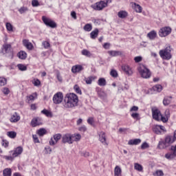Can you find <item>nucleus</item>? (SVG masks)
Masks as SVG:
<instances>
[{
    "instance_id": "bf43d9fd",
    "label": "nucleus",
    "mask_w": 176,
    "mask_h": 176,
    "mask_svg": "<svg viewBox=\"0 0 176 176\" xmlns=\"http://www.w3.org/2000/svg\"><path fill=\"white\" fill-rule=\"evenodd\" d=\"M147 148H149V144L146 142L142 143V144L141 145V149H146Z\"/></svg>"
},
{
    "instance_id": "1a4fd4ad",
    "label": "nucleus",
    "mask_w": 176,
    "mask_h": 176,
    "mask_svg": "<svg viewBox=\"0 0 176 176\" xmlns=\"http://www.w3.org/2000/svg\"><path fill=\"white\" fill-rule=\"evenodd\" d=\"M74 136H72V135H71L69 133H66V134L63 135L62 136L63 144H72V142H73L72 138Z\"/></svg>"
},
{
    "instance_id": "20e7f679",
    "label": "nucleus",
    "mask_w": 176,
    "mask_h": 176,
    "mask_svg": "<svg viewBox=\"0 0 176 176\" xmlns=\"http://www.w3.org/2000/svg\"><path fill=\"white\" fill-rule=\"evenodd\" d=\"M42 20L47 27H50V28H56V27H57V23H56V22H54V21L52 20L50 18L43 16Z\"/></svg>"
},
{
    "instance_id": "e433bc0d",
    "label": "nucleus",
    "mask_w": 176,
    "mask_h": 176,
    "mask_svg": "<svg viewBox=\"0 0 176 176\" xmlns=\"http://www.w3.org/2000/svg\"><path fill=\"white\" fill-rule=\"evenodd\" d=\"M134 168L135 170H137V171H140V172L144 170V168L142 166V165L138 163L134 164Z\"/></svg>"
},
{
    "instance_id": "774afa93",
    "label": "nucleus",
    "mask_w": 176,
    "mask_h": 176,
    "mask_svg": "<svg viewBox=\"0 0 176 176\" xmlns=\"http://www.w3.org/2000/svg\"><path fill=\"white\" fill-rule=\"evenodd\" d=\"M56 78H57L58 82H63V77H61V74H60V72H58L56 74Z\"/></svg>"
},
{
    "instance_id": "4468645a",
    "label": "nucleus",
    "mask_w": 176,
    "mask_h": 176,
    "mask_svg": "<svg viewBox=\"0 0 176 176\" xmlns=\"http://www.w3.org/2000/svg\"><path fill=\"white\" fill-rule=\"evenodd\" d=\"M42 124V120L39 118H33L31 121L32 127H36V126H41Z\"/></svg>"
},
{
    "instance_id": "393cba45",
    "label": "nucleus",
    "mask_w": 176,
    "mask_h": 176,
    "mask_svg": "<svg viewBox=\"0 0 176 176\" xmlns=\"http://www.w3.org/2000/svg\"><path fill=\"white\" fill-rule=\"evenodd\" d=\"M17 56H18L19 58H20L21 60H25V58H27V52H25L24 51H20L17 54Z\"/></svg>"
},
{
    "instance_id": "473e14b6",
    "label": "nucleus",
    "mask_w": 176,
    "mask_h": 176,
    "mask_svg": "<svg viewBox=\"0 0 176 176\" xmlns=\"http://www.w3.org/2000/svg\"><path fill=\"white\" fill-rule=\"evenodd\" d=\"M98 85L99 86H106L107 85V80L104 78H100L98 80Z\"/></svg>"
},
{
    "instance_id": "ea45409f",
    "label": "nucleus",
    "mask_w": 176,
    "mask_h": 176,
    "mask_svg": "<svg viewBox=\"0 0 176 176\" xmlns=\"http://www.w3.org/2000/svg\"><path fill=\"white\" fill-rule=\"evenodd\" d=\"M85 80L87 85H91V82L94 80V78L93 76H89L88 78H85Z\"/></svg>"
},
{
    "instance_id": "f704fd0d",
    "label": "nucleus",
    "mask_w": 176,
    "mask_h": 176,
    "mask_svg": "<svg viewBox=\"0 0 176 176\" xmlns=\"http://www.w3.org/2000/svg\"><path fill=\"white\" fill-rule=\"evenodd\" d=\"M118 16L120 19H126L127 17V12L126 11H120L118 13Z\"/></svg>"
},
{
    "instance_id": "8fccbe9b",
    "label": "nucleus",
    "mask_w": 176,
    "mask_h": 176,
    "mask_svg": "<svg viewBox=\"0 0 176 176\" xmlns=\"http://www.w3.org/2000/svg\"><path fill=\"white\" fill-rule=\"evenodd\" d=\"M160 120H162L163 123H167V122H168V118L165 116H163V115L161 114V116L160 117Z\"/></svg>"
},
{
    "instance_id": "a878e982",
    "label": "nucleus",
    "mask_w": 176,
    "mask_h": 176,
    "mask_svg": "<svg viewBox=\"0 0 176 176\" xmlns=\"http://www.w3.org/2000/svg\"><path fill=\"white\" fill-rule=\"evenodd\" d=\"M28 101H34V100H36L38 98V94L36 92H34L27 97Z\"/></svg>"
},
{
    "instance_id": "4c0bfd02",
    "label": "nucleus",
    "mask_w": 176,
    "mask_h": 176,
    "mask_svg": "<svg viewBox=\"0 0 176 176\" xmlns=\"http://www.w3.org/2000/svg\"><path fill=\"white\" fill-rule=\"evenodd\" d=\"M19 12L21 14H24V13L28 12V8L23 6L19 9Z\"/></svg>"
},
{
    "instance_id": "69168bd1",
    "label": "nucleus",
    "mask_w": 176,
    "mask_h": 176,
    "mask_svg": "<svg viewBox=\"0 0 176 176\" xmlns=\"http://www.w3.org/2000/svg\"><path fill=\"white\" fill-rule=\"evenodd\" d=\"M45 153L47 154L52 153V148H50V146H47L45 148Z\"/></svg>"
},
{
    "instance_id": "5fc2aeb1",
    "label": "nucleus",
    "mask_w": 176,
    "mask_h": 176,
    "mask_svg": "<svg viewBox=\"0 0 176 176\" xmlns=\"http://www.w3.org/2000/svg\"><path fill=\"white\" fill-rule=\"evenodd\" d=\"M32 6H33V8H36L37 6H39V1L38 0H32Z\"/></svg>"
},
{
    "instance_id": "f257e3e1",
    "label": "nucleus",
    "mask_w": 176,
    "mask_h": 176,
    "mask_svg": "<svg viewBox=\"0 0 176 176\" xmlns=\"http://www.w3.org/2000/svg\"><path fill=\"white\" fill-rule=\"evenodd\" d=\"M78 102H79L78 96L75 94H69L65 97L63 106L67 109L75 108V107H78Z\"/></svg>"
},
{
    "instance_id": "c85d7f7f",
    "label": "nucleus",
    "mask_w": 176,
    "mask_h": 176,
    "mask_svg": "<svg viewBox=\"0 0 176 176\" xmlns=\"http://www.w3.org/2000/svg\"><path fill=\"white\" fill-rule=\"evenodd\" d=\"M157 34L154 30L148 33L147 36L149 38V39L153 40L155 38H156Z\"/></svg>"
},
{
    "instance_id": "4d7b16f0",
    "label": "nucleus",
    "mask_w": 176,
    "mask_h": 176,
    "mask_svg": "<svg viewBox=\"0 0 176 176\" xmlns=\"http://www.w3.org/2000/svg\"><path fill=\"white\" fill-rule=\"evenodd\" d=\"M2 91H3V94H5L6 96H8V94H9V93H10V90H9V88H8V87L3 88Z\"/></svg>"
},
{
    "instance_id": "37998d69",
    "label": "nucleus",
    "mask_w": 176,
    "mask_h": 176,
    "mask_svg": "<svg viewBox=\"0 0 176 176\" xmlns=\"http://www.w3.org/2000/svg\"><path fill=\"white\" fill-rule=\"evenodd\" d=\"M37 134H38V135H40V137H43V135H45V134H46V129H40L38 131Z\"/></svg>"
},
{
    "instance_id": "052dcab7",
    "label": "nucleus",
    "mask_w": 176,
    "mask_h": 176,
    "mask_svg": "<svg viewBox=\"0 0 176 176\" xmlns=\"http://www.w3.org/2000/svg\"><path fill=\"white\" fill-rule=\"evenodd\" d=\"M79 131H82V133H85V131H87V128L86 127V126L82 125V126L78 128Z\"/></svg>"
},
{
    "instance_id": "6e6552de",
    "label": "nucleus",
    "mask_w": 176,
    "mask_h": 176,
    "mask_svg": "<svg viewBox=\"0 0 176 176\" xmlns=\"http://www.w3.org/2000/svg\"><path fill=\"white\" fill-rule=\"evenodd\" d=\"M153 131H154L155 134L160 135L162 133H166L167 130H166V127L162 125H155L153 127Z\"/></svg>"
},
{
    "instance_id": "864d4df0",
    "label": "nucleus",
    "mask_w": 176,
    "mask_h": 176,
    "mask_svg": "<svg viewBox=\"0 0 176 176\" xmlns=\"http://www.w3.org/2000/svg\"><path fill=\"white\" fill-rule=\"evenodd\" d=\"M74 89L76 93H77L78 94H82V91L80 90V88L79 87V86L76 85H74Z\"/></svg>"
},
{
    "instance_id": "c756f323",
    "label": "nucleus",
    "mask_w": 176,
    "mask_h": 176,
    "mask_svg": "<svg viewBox=\"0 0 176 176\" xmlns=\"http://www.w3.org/2000/svg\"><path fill=\"white\" fill-rule=\"evenodd\" d=\"M165 157L168 159V160H173V159L176 157V155L173 153H168L165 155Z\"/></svg>"
},
{
    "instance_id": "680f3d73",
    "label": "nucleus",
    "mask_w": 176,
    "mask_h": 176,
    "mask_svg": "<svg viewBox=\"0 0 176 176\" xmlns=\"http://www.w3.org/2000/svg\"><path fill=\"white\" fill-rule=\"evenodd\" d=\"M154 175H156V176H164V173H163V170H157Z\"/></svg>"
},
{
    "instance_id": "ddd939ff",
    "label": "nucleus",
    "mask_w": 176,
    "mask_h": 176,
    "mask_svg": "<svg viewBox=\"0 0 176 176\" xmlns=\"http://www.w3.org/2000/svg\"><path fill=\"white\" fill-rule=\"evenodd\" d=\"M83 69V66L81 65H76L72 67V72L73 74H79L80 72H82Z\"/></svg>"
},
{
    "instance_id": "e2e57ef3",
    "label": "nucleus",
    "mask_w": 176,
    "mask_h": 176,
    "mask_svg": "<svg viewBox=\"0 0 176 176\" xmlns=\"http://www.w3.org/2000/svg\"><path fill=\"white\" fill-rule=\"evenodd\" d=\"M87 123L89 124H91V126H93V124L94 123V118H89L87 119Z\"/></svg>"
},
{
    "instance_id": "338daca9",
    "label": "nucleus",
    "mask_w": 176,
    "mask_h": 176,
    "mask_svg": "<svg viewBox=\"0 0 176 176\" xmlns=\"http://www.w3.org/2000/svg\"><path fill=\"white\" fill-rule=\"evenodd\" d=\"M2 146H4V148H8L9 146V142H8L6 140H3Z\"/></svg>"
},
{
    "instance_id": "a211bd4d",
    "label": "nucleus",
    "mask_w": 176,
    "mask_h": 176,
    "mask_svg": "<svg viewBox=\"0 0 176 176\" xmlns=\"http://www.w3.org/2000/svg\"><path fill=\"white\" fill-rule=\"evenodd\" d=\"M21 153H23V147L19 146L14 151L12 156L13 157H17V156L21 155Z\"/></svg>"
},
{
    "instance_id": "0eeeda50",
    "label": "nucleus",
    "mask_w": 176,
    "mask_h": 176,
    "mask_svg": "<svg viewBox=\"0 0 176 176\" xmlns=\"http://www.w3.org/2000/svg\"><path fill=\"white\" fill-rule=\"evenodd\" d=\"M171 28L170 27H164L161 28L159 31V35L162 38L164 36H167L168 35H170L171 34Z\"/></svg>"
},
{
    "instance_id": "72a5a7b5",
    "label": "nucleus",
    "mask_w": 176,
    "mask_h": 176,
    "mask_svg": "<svg viewBox=\"0 0 176 176\" xmlns=\"http://www.w3.org/2000/svg\"><path fill=\"white\" fill-rule=\"evenodd\" d=\"M3 176H12V169L10 168H6L3 170Z\"/></svg>"
},
{
    "instance_id": "39448f33",
    "label": "nucleus",
    "mask_w": 176,
    "mask_h": 176,
    "mask_svg": "<svg viewBox=\"0 0 176 176\" xmlns=\"http://www.w3.org/2000/svg\"><path fill=\"white\" fill-rule=\"evenodd\" d=\"M52 100L54 104H61L64 100V95L62 92H58L54 95Z\"/></svg>"
},
{
    "instance_id": "a19ab883",
    "label": "nucleus",
    "mask_w": 176,
    "mask_h": 176,
    "mask_svg": "<svg viewBox=\"0 0 176 176\" xmlns=\"http://www.w3.org/2000/svg\"><path fill=\"white\" fill-rule=\"evenodd\" d=\"M7 135L10 137V138H16L17 133H16L14 131H9L7 133Z\"/></svg>"
},
{
    "instance_id": "f03ea898",
    "label": "nucleus",
    "mask_w": 176,
    "mask_h": 176,
    "mask_svg": "<svg viewBox=\"0 0 176 176\" xmlns=\"http://www.w3.org/2000/svg\"><path fill=\"white\" fill-rule=\"evenodd\" d=\"M159 54L163 60H171L173 57L171 55V46H168L165 49L161 50Z\"/></svg>"
},
{
    "instance_id": "c03bdc74",
    "label": "nucleus",
    "mask_w": 176,
    "mask_h": 176,
    "mask_svg": "<svg viewBox=\"0 0 176 176\" xmlns=\"http://www.w3.org/2000/svg\"><path fill=\"white\" fill-rule=\"evenodd\" d=\"M41 113H43V115H45V116H47V118L52 116V112L49 111L47 109L42 110Z\"/></svg>"
},
{
    "instance_id": "2eb2a0df",
    "label": "nucleus",
    "mask_w": 176,
    "mask_h": 176,
    "mask_svg": "<svg viewBox=\"0 0 176 176\" xmlns=\"http://www.w3.org/2000/svg\"><path fill=\"white\" fill-rule=\"evenodd\" d=\"M23 45L28 50H32V49H34V45H32V43L30 42L29 40L23 39Z\"/></svg>"
},
{
    "instance_id": "9b49d317",
    "label": "nucleus",
    "mask_w": 176,
    "mask_h": 176,
    "mask_svg": "<svg viewBox=\"0 0 176 176\" xmlns=\"http://www.w3.org/2000/svg\"><path fill=\"white\" fill-rule=\"evenodd\" d=\"M152 113H153V119L159 122L160 120V116H162V113H160V111L157 109H153Z\"/></svg>"
},
{
    "instance_id": "0e129e2a",
    "label": "nucleus",
    "mask_w": 176,
    "mask_h": 176,
    "mask_svg": "<svg viewBox=\"0 0 176 176\" xmlns=\"http://www.w3.org/2000/svg\"><path fill=\"white\" fill-rule=\"evenodd\" d=\"M135 62L136 63H141L142 61V56H136L134 58Z\"/></svg>"
},
{
    "instance_id": "7c9ffc66",
    "label": "nucleus",
    "mask_w": 176,
    "mask_h": 176,
    "mask_svg": "<svg viewBox=\"0 0 176 176\" xmlns=\"http://www.w3.org/2000/svg\"><path fill=\"white\" fill-rule=\"evenodd\" d=\"M53 138L55 141V142H56V144L58 142V141H60V140H61V138H63V135H61V133H56L55 135H54Z\"/></svg>"
},
{
    "instance_id": "5701e85b",
    "label": "nucleus",
    "mask_w": 176,
    "mask_h": 176,
    "mask_svg": "<svg viewBox=\"0 0 176 176\" xmlns=\"http://www.w3.org/2000/svg\"><path fill=\"white\" fill-rule=\"evenodd\" d=\"M168 147L167 144H166V142L163 140H160L158 143L157 148L158 149H166V148Z\"/></svg>"
},
{
    "instance_id": "4be33fe9",
    "label": "nucleus",
    "mask_w": 176,
    "mask_h": 176,
    "mask_svg": "<svg viewBox=\"0 0 176 176\" xmlns=\"http://www.w3.org/2000/svg\"><path fill=\"white\" fill-rule=\"evenodd\" d=\"M138 144H141V139L130 140L128 142V145H138Z\"/></svg>"
},
{
    "instance_id": "423d86ee",
    "label": "nucleus",
    "mask_w": 176,
    "mask_h": 176,
    "mask_svg": "<svg viewBox=\"0 0 176 176\" xmlns=\"http://www.w3.org/2000/svg\"><path fill=\"white\" fill-rule=\"evenodd\" d=\"M104 8H107V3L104 1H100L91 6V8L94 10H102Z\"/></svg>"
},
{
    "instance_id": "2f4dec72",
    "label": "nucleus",
    "mask_w": 176,
    "mask_h": 176,
    "mask_svg": "<svg viewBox=\"0 0 176 176\" xmlns=\"http://www.w3.org/2000/svg\"><path fill=\"white\" fill-rule=\"evenodd\" d=\"M153 90L154 91H157V93H160L162 90H163V87L161 85H156L155 86L153 87Z\"/></svg>"
},
{
    "instance_id": "79ce46f5",
    "label": "nucleus",
    "mask_w": 176,
    "mask_h": 176,
    "mask_svg": "<svg viewBox=\"0 0 176 176\" xmlns=\"http://www.w3.org/2000/svg\"><path fill=\"white\" fill-rule=\"evenodd\" d=\"M6 27L7 28V30L10 32H13V25L10 23H7L6 24Z\"/></svg>"
},
{
    "instance_id": "3c124183",
    "label": "nucleus",
    "mask_w": 176,
    "mask_h": 176,
    "mask_svg": "<svg viewBox=\"0 0 176 176\" xmlns=\"http://www.w3.org/2000/svg\"><path fill=\"white\" fill-rule=\"evenodd\" d=\"M6 78L0 77V86H5V85H6Z\"/></svg>"
},
{
    "instance_id": "dca6fc26",
    "label": "nucleus",
    "mask_w": 176,
    "mask_h": 176,
    "mask_svg": "<svg viewBox=\"0 0 176 176\" xmlns=\"http://www.w3.org/2000/svg\"><path fill=\"white\" fill-rule=\"evenodd\" d=\"M122 71H124V72H125V74H126V75H133V70H131V68H130V66L127 65H123L122 66Z\"/></svg>"
},
{
    "instance_id": "bb28decb",
    "label": "nucleus",
    "mask_w": 176,
    "mask_h": 176,
    "mask_svg": "<svg viewBox=\"0 0 176 176\" xmlns=\"http://www.w3.org/2000/svg\"><path fill=\"white\" fill-rule=\"evenodd\" d=\"M133 8L137 13H141V12H142V7L135 3H133Z\"/></svg>"
},
{
    "instance_id": "412c9836",
    "label": "nucleus",
    "mask_w": 176,
    "mask_h": 176,
    "mask_svg": "<svg viewBox=\"0 0 176 176\" xmlns=\"http://www.w3.org/2000/svg\"><path fill=\"white\" fill-rule=\"evenodd\" d=\"M171 98H173L171 96H166L163 100V104L165 107H167V105H170L171 104Z\"/></svg>"
},
{
    "instance_id": "de8ad7c7",
    "label": "nucleus",
    "mask_w": 176,
    "mask_h": 176,
    "mask_svg": "<svg viewBox=\"0 0 176 176\" xmlns=\"http://www.w3.org/2000/svg\"><path fill=\"white\" fill-rule=\"evenodd\" d=\"M81 53L82 56H87V57H90V56H91V54L87 50H82Z\"/></svg>"
},
{
    "instance_id": "b1692460",
    "label": "nucleus",
    "mask_w": 176,
    "mask_h": 176,
    "mask_svg": "<svg viewBox=\"0 0 176 176\" xmlns=\"http://www.w3.org/2000/svg\"><path fill=\"white\" fill-rule=\"evenodd\" d=\"M114 176H122V168L119 166H116L114 168Z\"/></svg>"
},
{
    "instance_id": "aec40b11",
    "label": "nucleus",
    "mask_w": 176,
    "mask_h": 176,
    "mask_svg": "<svg viewBox=\"0 0 176 176\" xmlns=\"http://www.w3.org/2000/svg\"><path fill=\"white\" fill-rule=\"evenodd\" d=\"M108 54L111 57H116L118 56H122V52L120 51H108Z\"/></svg>"
},
{
    "instance_id": "7ed1b4c3",
    "label": "nucleus",
    "mask_w": 176,
    "mask_h": 176,
    "mask_svg": "<svg viewBox=\"0 0 176 176\" xmlns=\"http://www.w3.org/2000/svg\"><path fill=\"white\" fill-rule=\"evenodd\" d=\"M138 72L141 75L142 78H144V79H148V78H151V70L146 68L145 65H141L140 67H139Z\"/></svg>"
},
{
    "instance_id": "13d9d810",
    "label": "nucleus",
    "mask_w": 176,
    "mask_h": 176,
    "mask_svg": "<svg viewBox=\"0 0 176 176\" xmlns=\"http://www.w3.org/2000/svg\"><path fill=\"white\" fill-rule=\"evenodd\" d=\"M131 117L133 119H137L138 120H140V114L138 113H133Z\"/></svg>"
},
{
    "instance_id": "c9c22d12",
    "label": "nucleus",
    "mask_w": 176,
    "mask_h": 176,
    "mask_svg": "<svg viewBox=\"0 0 176 176\" xmlns=\"http://www.w3.org/2000/svg\"><path fill=\"white\" fill-rule=\"evenodd\" d=\"M84 31H87V32H90L91 30H93V26L91 23L86 24L83 28Z\"/></svg>"
},
{
    "instance_id": "6ab92c4d",
    "label": "nucleus",
    "mask_w": 176,
    "mask_h": 176,
    "mask_svg": "<svg viewBox=\"0 0 176 176\" xmlns=\"http://www.w3.org/2000/svg\"><path fill=\"white\" fill-rule=\"evenodd\" d=\"M10 120L12 123H17V122H19V120H20V116H19V114H17V113H14L12 114V116H11Z\"/></svg>"
},
{
    "instance_id": "58836bf2",
    "label": "nucleus",
    "mask_w": 176,
    "mask_h": 176,
    "mask_svg": "<svg viewBox=\"0 0 176 176\" xmlns=\"http://www.w3.org/2000/svg\"><path fill=\"white\" fill-rule=\"evenodd\" d=\"M72 137L74 138V141L76 142L80 141V138H82V136L79 133L72 135Z\"/></svg>"
},
{
    "instance_id": "6e6d98bb",
    "label": "nucleus",
    "mask_w": 176,
    "mask_h": 176,
    "mask_svg": "<svg viewBox=\"0 0 176 176\" xmlns=\"http://www.w3.org/2000/svg\"><path fill=\"white\" fill-rule=\"evenodd\" d=\"M1 157H3V159H6V160H10L11 162L13 160V159H14L13 156H8V155H1Z\"/></svg>"
},
{
    "instance_id": "49530a36",
    "label": "nucleus",
    "mask_w": 176,
    "mask_h": 176,
    "mask_svg": "<svg viewBox=\"0 0 176 176\" xmlns=\"http://www.w3.org/2000/svg\"><path fill=\"white\" fill-rule=\"evenodd\" d=\"M32 83H33L34 86H36V87L41 86V80H39V79H38V78L33 79Z\"/></svg>"
},
{
    "instance_id": "a18cd8bd",
    "label": "nucleus",
    "mask_w": 176,
    "mask_h": 176,
    "mask_svg": "<svg viewBox=\"0 0 176 176\" xmlns=\"http://www.w3.org/2000/svg\"><path fill=\"white\" fill-rule=\"evenodd\" d=\"M17 67L19 69V71H27V66L23 64H19L17 65Z\"/></svg>"
},
{
    "instance_id": "603ef678",
    "label": "nucleus",
    "mask_w": 176,
    "mask_h": 176,
    "mask_svg": "<svg viewBox=\"0 0 176 176\" xmlns=\"http://www.w3.org/2000/svg\"><path fill=\"white\" fill-rule=\"evenodd\" d=\"M42 45L44 49H49L50 47V43L48 41H43Z\"/></svg>"
},
{
    "instance_id": "9d476101",
    "label": "nucleus",
    "mask_w": 176,
    "mask_h": 176,
    "mask_svg": "<svg viewBox=\"0 0 176 176\" xmlns=\"http://www.w3.org/2000/svg\"><path fill=\"white\" fill-rule=\"evenodd\" d=\"M11 47L12 46L10 45V44H5L3 45V50L5 53L8 54V55H7V57H9L10 58H13V52L10 50Z\"/></svg>"
},
{
    "instance_id": "cd10ccee",
    "label": "nucleus",
    "mask_w": 176,
    "mask_h": 176,
    "mask_svg": "<svg viewBox=\"0 0 176 176\" xmlns=\"http://www.w3.org/2000/svg\"><path fill=\"white\" fill-rule=\"evenodd\" d=\"M98 29H95L94 31H92L90 33V36L91 39H96V38H97V36H98Z\"/></svg>"
},
{
    "instance_id": "09e8293b",
    "label": "nucleus",
    "mask_w": 176,
    "mask_h": 176,
    "mask_svg": "<svg viewBox=\"0 0 176 176\" xmlns=\"http://www.w3.org/2000/svg\"><path fill=\"white\" fill-rule=\"evenodd\" d=\"M110 75L113 78H118V72L115 69H111V71L110 72Z\"/></svg>"
},
{
    "instance_id": "f8f14e48",
    "label": "nucleus",
    "mask_w": 176,
    "mask_h": 176,
    "mask_svg": "<svg viewBox=\"0 0 176 176\" xmlns=\"http://www.w3.org/2000/svg\"><path fill=\"white\" fill-rule=\"evenodd\" d=\"M99 135V141L103 144V145H108V143L107 142V135H105V132L101 131L98 133Z\"/></svg>"
},
{
    "instance_id": "f3484780",
    "label": "nucleus",
    "mask_w": 176,
    "mask_h": 176,
    "mask_svg": "<svg viewBox=\"0 0 176 176\" xmlns=\"http://www.w3.org/2000/svg\"><path fill=\"white\" fill-rule=\"evenodd\" d=\"M174 141V138H173V136L170 135L166 136L164 140V142L166 145H167V146H170V145H171V144H173Z\"/></svg>"
}]
</instances>
